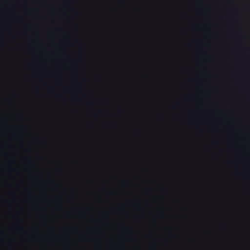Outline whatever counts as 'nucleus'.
Masks as SVG:
<instances>
[{
  "instance_id": "1",
  "label": "nucleus",
  "mask_w": 250,
  "mask_h": 250,
  "mask_svg": "<svg viewBox=\"0 0 250 250\" xmlns=\"http://www.w3.org/2000/svg\"><path fill=\"white\" fill-rule=\"evenodd\" d=\"M0 143H57L58 144V145H59V240H62V142H0Z\"/></svg>"
},
{
  "instance_id": "2",
  "label": "nucleus",
  "mask_w": 250,
  "mask_h": 250,
  "mask_svg": "<svg viewBox=\"0 0 250 250\" xmlns=\"http://www.w3.org/2000/svg\"><path fill=\"white\" fill-rule=\"evenodd\" d=\"M75 31V32H76V33H77V29H76Z\"/></svg>"
}]
</instances>
